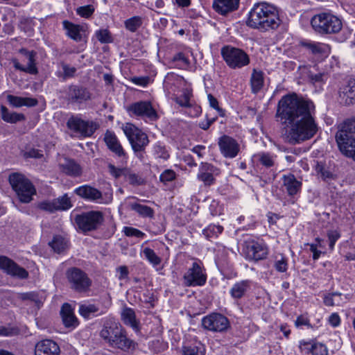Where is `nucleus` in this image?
Returning a JSON list of instances; mask_svg holds the SVG:
<instances>
[{
    "instance_id": "nucleus-1",
    "label": "nucleus",
    "mask_w": 355,
    "mask_h": 355,
    "mask_svg": "<svg viewBox=\"0 0 355 355\" xmlns=\"http://www.w3.org/2000/svg\"><path fill=\"white\" fill-rule=\"evenodd\" d=\"M315 114V105L310 100L291 95L279 100L276 116L288 128L286 140L289 144H300L314 137L318 130Z\"/></svg>"
},
{
    "instance_id": "nucleus-2",
    "label": "nucleus",
    "mask_w": 355,
    "mask_h": 355,
    "mask_svg": "<svg viewBox=\"0 0 355 355\" xmlns=\"http://www.w3.org/2000/svg\"><path fill=\"white\" fill-rule=\"evenodd\" d=\"M282 21L276 6L266 2L255 3L248 13L246 25L261 32L278 29Z\"/></svg>"
},
{
    "instance_id": "nucleus-3",
    "label": "nucleus",
    "mask_w": 355,
    "mask_h": 355,
    "mask_svg": "<svg viewBox=\"0 0 355 355\" xmlns=\"http://www.w3.org/2000/svg\"><path fill=\"white\" fill-rule=\"evenodd\" d=\"M99 336L108 346L123 352L132 350L136 346V343L128 337L126 331L113 318L104 320Z\"/></svg>"
},
{
    "instance_id": "nucleus-4",
    "label": "nucleus",
    "mask_w": 355,
    "mask_h": 355,
    "mask_svg": "<svg viewBox=\"0 0 355 355\" xmlns=\"http://www.w3.org/2000/svg\"><path fill=\"white\" fill-rule=\"evenodd\" d=\"M355 118L345 121L338 126L336 141L340 152L355 161Z\"/></svg>"
},
{
    "instance_id": "nucleus-5",
    "label": "nucleus",
    "mask_w": 355,
    "mask_h": 355,
    "mask_svg": "<svg viewBox=\"0 0 355 355\" xmlns=\"http://www.w3.org/2000/svg\"><path fill=\"white\" fill-rule=\"evenodd\" d=\"M311 24L313 30L321 35L338 33L343 27L341 20L330 12H321L315 15Z\"/></svg>"
},
{
    "instance_id": "nucleus-6",
    "label": "nucleus",
    "mask_w": 355,
    "mask_h": 355,
    "mask_svg": "<svg viewBox=\"0 0 355 355\" xmlns=\"http://www.w3.org/2000/svg\"><path fill=\"white\" fill-rule=\"evenodd\" d=\"M68 37L71 42H68V51L79 53L86 48L88 40L89 29L87 24H76L68 21Z\"/></svg>"
},
{
    "instance_id": "nucleus-7",
    "label": "nucleus",
    "mask_w": 355,
    "mask_h": 355,
    "mask_svg": "<svg viewBox=\"0 0 355 355\" xmlns=\"http://www.w3.org/2000/svg\"><path fill=\"white\" fill-rule=\"evenodd\" d=\"M123 130L127 137L135 155L139 159L144 158L145 150L149 144L147 135L132 123H126Z\"/></svg>"
},
{
    "instance_id": "nucleus-8",
    "label": "nucleus",
    "mask_w": 355,
    "mask_h": 355,
    "mask_svg": "<svg viewBox=\"0 0 355 355\" xmlns=\"http://www.w3.org/2000/svg\"><path fill=\"white\" fill-rule=\"evenodd\" d=\"M8 180L20 202L28 203L32 200L36 190L28 178L22 174L14 173L10 175Z\"/></svg>"
},
{
    "instance_id": "nucleus-9",
    "label": "nucleus",
    "mask_w": 355,
    "mask_h": 355,
    "mask_svg": "<svg viewBox=\"0 0 355 355\" xmlns=\"http://www.w3.org/2000/svg\"><path fill=\"white\" fill-rule=\"evenodd\" d=\"M98 125L93 121L84 120L80 115H71L68 119V134L72 137L86 138L91 137L98 129Z\"/></svg>"
},
{
    "instance_id": "nucleus-10",
    "label": "nucleus",
    "mask_w": 355,
    "mask_h": 355,
    "mask_svg": "<svg viewBox=\"0 0 355 355\" xmlns=\"http://www.w3.org/2000/svg\"><path fill=\"white\" fill-rule=\"evenodd\" d=\"M104 220L103 214L99 211H90L78 214L74 218V222L78 228L83 232L97 230Z\"/></svg>"
},
{
    "instance_id": "nucleus-11",
    "label": "nucleus",
    "mask_w": 355,
    "mask_h": 355,
    "mask_svg": "<svg viewBox=\"0 0 355 355\" xmlns=\"http://www.w3.org/2000/svg\"><path fill=\"white\" fill-rule=\"evenodd\" d=\"M207 282V274L200 261H194L182 277V284L187 287L202 286Z\"/></svg>"
},
{
    "instance_id": "nucleus-12",
    "label": "nucleus",
    "mask_w": 355,
    "mask_h": 355,
    "mask_svg": "<svg viewBox=\"0 0 355 355\" xmlns=\"http://www.w3.org/2000/svg\"><path fill=\"white\" fill-rule=\"evenodd\" d=\"M221 55L232 69H240L250 63L249 56L241 49L225 46L221 49Z\"/></svg>"
},
{
    "instance_id": "nucleus-13",
    "label": "nucleus",
    "mask_w": 355,
    "mask_h": 355,
    "mask_svg": "<svg viewBox=\"0 0 355 355\" xmlns=\"http://www.w3.org/2000/svg\"><path fill=\"white\" fill-rule=\"evenodd\" d=\"M242 252L247 260L258 261L267 257L268 250L263 241L248 239L243 244Z\"/></svg>"
},
{
    "instance_id": "nucleus-14",
    "label": "nucleus",
    "mask_w": 355,
    "mask_h": 355,
    "mask_svg": "<svg viewBox=\"0 0 355 355\" xmlns=\"http://www.w3.org/2000/svg\"><path fill=\"white\" fill-rule=\"evenodd\" d=\"M68 279L71 289L76 293H86L90 291L92 281L82 270L72 268L70 271H68Z\"/></svg>"
},
{
    "instance_id": "nucleus-15",
    "label": "nucleus",
    "mask_w": 355,
    "mask_h": 355,
    "mask_svg": "<svg viewBox=\"0 0 355 355\" xmlns=\"http://www.w3.org/2000/svg\"><path fill=\"white\" fill-rule=\"evenodd\" d=\"M126 110L130 116L148 119L151 121L157 119L158 115L148 101H140L130 104Z\"/></svg>"
},
{
    "instance_id": "nucleus-16",
    "label": "nucleus",
    "mask_w": 355,
    "mask_h": 355,
    "mask_svg": "<svg viewBox=\"0 0 355 355\" xmlns=\"http://www.w3.org/2000/svg\"><path fill=\"white\" fill-rule=\"evenodd\" d=\"M202 327L207 330L223 332L230 327L228 319L220 313H211L202 319Z\"/></svg>"
},
{
    "instance_id": "nucleus-17",
    "label": "nucleus",
    "mask_w": 355,
    "mask_h": 355,
    "mask_svg": "<svg viewBox=\"0 0 355 355\" xmlns=\"http://www.w3.org/2000/svg\"><path fill=\"white\" fill-rule=\"evenodd\" d=\"M19 53L24 57V61L26 62V66H24L15 59L12 60L14 67L21 71L35 75L38 73L35 63L36 53L34 51H28L26 49L22 48L19 51Z\"/></svg>"
},
{
    "instance_id": "nucleus-18",
    "label": "nucleus",
    "mask_w": 355,
    "mask_h": 355,
    "mask_svg": "<svg viewBox=\"0 0 355 355\" xmlns=\"http://www.w3.org/2000/svg\"><path fill=\"white\" fill-rule=\"evenodd\" d=\"M221 154L226 158H234L240 151V146L232 137L223 135L218 142Z\"/></svg>"
},
{
    "instance_id": "nucleus-19",
    "label": "nucleus",
    "mask_w": 355,
    "mask_h": 355,
    "mask_svg": "<svg viewBox=\"0 0 355 355\" xmlns=\"http://www.w3.org/2000/svg\"><path fill=\"white\" fill-rule=\"evenodd\" d=\"M0 268L7 274L20 279H26L28 276V272L24 268L5 256H0Z\"/></svg>"
},
{
    "instance_id": "nucleus-20",
    "label": "nucleus",
    "mask_w": 355,
    "mask_h": 355,
    "mask_svg": "<svg viewBox=\"0 0 355 355\" xmlns=\"http://www.w3.org/2000/svg\"><path fill=\"white\" fill-rule=\"evenodd\" d=\"M58 345L51 339H44L35 344V355H60Z\"/></svg>"
},
{
    "instance_id": "nucleus-21",
    "label": "nucleus",
    "mask_w": 355,
    "mask_h": 355,
    "mask_svg": "<svg viewBox=\"0 0 355 355\" xmlns=\"http://www.w3.org/2000/svg\"><path fill=\"white\" fill-rule=\"evenodd\" d=\"M75 193L80 198L92 202H104L102 193L97 189L85 184L75 189Z\"/></svg>"
},
{
    "instance_id": "nucleus-22",
    "label": "nucleus",
    "mask_w": 355,
    "mask_h": 355,
    "mask_svg": "<svg viewBox=\"0 0 355 355\" xmlns=\"http://www.w3.org/2000/svg\"><path fill=\"white\" fill-rule=\"evenodd\" d=\"M240 0H214L212 7L214 10L221 15H227L239 8Z\"/></svg>"
},
{
    "instance_id": "nucleus-23",
    "label": "nucleus",
    "mask_w": 355,
    "mask_h": 355,
    "mask_svg": "<svg viewBox=\"0 0 355 355\" xmlns=\"http://www.w3.org/2000/svg\"><path fill=\"white\" fill-rule=\"evenodd\" d=\"M340 103L345 105L355 103V80H349L347 84L340 89Z\"/></svg>"
},
{
    "instance_id": "nucleus-24",
    "label": "nucleus",
    "mask_w": 355,
    "mask_h": 355,
    "mask_svg": "<svg viewBox=\"0 0 355 355\" xmlns=\"http://www.w3.org/2000/svg\"><path fill=\"white\" fill-rule=\"evenodd\" d=\"M217 168L208 163H202L198 173V179L202 181L205 185L209 186L214 184L215 179L214 175Z\"/></svg>"
},
{
    "instance_id": "nucleus-25",
    "label": "nucleus",
    "mask_w": 355,
    "mask_h": 355,
    "mask_svg": "<svg viewBox=\"0 0 355 355\" xmlns=\"http://www.w3.org/2000/svg\"><path fill=\"white\" fill-rule=\"evenodd\" d=\"M37 207L49 213L58 210H65L67 209V194L63 195L61 199L58 198L53 201H42L38 203Z\"/></svg>"
},
{
    "instance_id": "nucleus-26",
    "label": "nucleus",
    "mask_w": 355,
    "mask_h": 355,
    "mask_svg": "<svg viewBox=\"0 0 355 355\" xmlns=\"http://www.w3.org/2000/svg\"><path fill=\"white\" fill-rule=\"evenodd\" d=\"M301 45L315 55L327 56L330 51L329 46L324 43L306 40L302 42Z\"/></svg>"
},
{
    "instance_id": "nucleus-27",
    "label": "nucleus",
    "mask_w": 355,
    "mask_h": 355,
    "mask_svg": "<svg viewBox=\"0 0 355 355\" xmlns=\"http://www.w3.org/2000/svg\"><path fill=\"white\" fill-rule=\"evenodd\" d=\"M104 141L107 148L118 157L125 155V152L114 132L107 130L105 134Z\"/></svg>"
},
{
    "instance_id": "nucleus-28",
    "label": "nucleus",
    "mask_w": 355,
    "mask_h": 355,
    "mask_svg": "<svg viewBox=\"0 0 355 355\" xmlns=\"http://www.w3.org/2000/svg\"><path fill=\"white\" fill-rule=\"evenodd\" d=\"M251 287L252 282L250 280H241L233 284L230 290V294L233 299L239 300L245 295Z\"/></svg>"
},
{
    "instance_id": "nucleus-29",
    "label": "nucleus",
    "mask_w": 355,
    "mask_h": 355,
    "mask_svg": "<svg viewBox=\"0 0 355 355\" xmlns=\"http://www.w3.org/2000/svg\"><path fill=\"white\" fill-rule=\"evenodd\" d=\"M283 186L289 196L297 194L301 189L302 182L298 181L294 175L289 173L282 177Z\"/></svg>"
},
{
    "instance_id": "nucleus-30",
    "label": "nucleus",
    "mask_w": 355,
    "mask_h": 355,
    "mask_svg": "<svg viewBox=\"0 0 355 355\" xmlns=\"http://www.w3.org/2000/svg\"><path fill=\"white\" fill-rule=\"evenodd\" d=\"M90 98L89 92L83 88L70 87L68 91V101L81 103Z\"/></svg>"
},
{
    "instance_id": "nucleus-31",
    "label": "nucleus",
    "mask_w": 355,
    "mask_h": 355,
    "mask_svg": "<svg viewBox=\"0 0 355 355\" xmlns=\"http://www.w3.org/2000/svg\"><path fill=\"white\" fill-rule=\"evenodd\" d=\"M7 101L11 105L15 107H20L22 106L34 107L38 103L36 98L17 96L11 94L7 96Z\"/></svg>"
},
{
    "instance_id": "nucleus-32",
    "label": "nucleus",
    "mask_w": 355,
    "mask_h": 355,
    "mask_svg": "<svg viewBox=\"0 0 355 355\" xmlns=\"http://www.w3.org/2000/svg\"><path fill=\"white\" fill-rule=\"evenodd\" d=\"M121 320L125 325L130 326L135 331H139V322L137 320L135 313L132 309L124 308L121 312Z\"/></svg>"
},
{
    "instance_id": "nucleus-33",
    "label": "nucleus",
    "mask_w": 355,
    "mask_h": 355,
    "mask_svg": "<svg viewBox=\"0 0 355 355\" xmlns=\"http://www.w3.org/2000/svg\"><path fill=\"white\" fill-rule=\"evenodd\" d=\"M127 205L130 209L135 211L141 217L153 218L154 216L153 209L147 205L138 203L136 201H129Z\"/></svg>"
},
{
    "instance_id": "nucleus-34",
    "label": "nucleus",
    "mask_w": 355,
    "mask_h": 355,
    "mask_svg": "<svg viewBox=\"0 0 355 355\" xmlns=\"http://www.w3.org/2000/svg\"><path fill=\"white\" fill-rule=\"evenodd\" d=\"M1 118L3 121L10 123H16L25 120V116L21 113L10 111L5 105H1Z\"/></svg>"
},
{
    "instance_id": "nucleus-35",
    "label": "nucleus",
    "mask_w": 355,
    "mask_h": 355,
    "mask_svg": "<svg viewBox=\"0 0 355 355\" xmlns=\"http://www.w3.org/2000/svg\"><path fill=\"white\" fill-rule=\"evenodd\" d=\"M315 170L324 181L327 182L336 178V175L329 170L324 162L317 161L315 165Z\"/></svg>"
},
{
    "instance_id": "nucleus-36",
    "label": "nucleus",
    "mask_w": 355,
    "mask_h": 355,
    "mask_svg": "<svg viewBox=\"0 0 355 355\" xmlns=\"http://www.w3.org/2000/svg\"><path fill=\"white\" fill-rule=\"evenodd\" d=\"M250 82L252 92L256 94L259 92L263 85V72L254 69L251 76Z\"/></svg>"
},
{
    "instance_id": "nucleus-37",
    "label": "nucleus",
    "mask_w": 355,
    "mask_h": 355,
    "mask_svg": "<svg viewBox=\"0 0 355 355\" xmlns=\"http://www.w3.org/2000/svg\"><path fill=\"white\" fill-rule=\"evenodd\" d=\"M309 80L315 85H321L328 79V74L325 72L315 73L313 71H309L308 73Z\"/></svg>"
},
{
    "instance_id": "nucleus-38",
    "label": "nucleus",
    "mask_w": 355,
    "mask_h": 355,
    "mask_svg": "<svg viewBox=\"0 0 355 355\" xmlns=\"http://www.w3.org/2000/svg\"><path fill=\"white\" fill-rule=\"evenodd\" d=\"M143 19L139 16H134L124 21L125 27L129 31L136 32L142 25Z\"/></svg>"
},
{
    "instance_id": "nucleus-39",
    "label": "nucleus",
    "mask_w": 355,
    "mask_h": 355,
    "mask_svg": "<svg viewBox=\"0 0 355 355\" xmlns=\"http://www.w3.org/2000/svg\"><path fill=\"white\" fill-rule=\"evenodd\" d=\"M55 252L58 254L62 252L65 250L66 243L64 238L60 235H55L53 240L49 243Z\"/></svg>"
},
{
    "instance_id": "nucleus-40",
    "label": "nucleus",
    "mask_w": 355,
    "mask_h": 355,
    "mask_svg": "<svg viewBox=\"0 0 355 355\" xmlns=\"http://www.w3.org/2000/svg\"><path fill=\"white\" fill-rule=\"evenodd\" d=\"M259 162L266 168H270L275 165L276 155L269 153H259L257 155Z\"/></svg>"
},
{
    "instance_id": "nucleus-41",
    "label": "nucleus",
    "mask_w": 355,
    "mask_h": 355,
    "mask_svg": "<svg viewBox=\"0 0 355 355\" xmlns=\"http://www.w3.org/2000/svg\"><path fill=\"white\" fill-rule=\"evenodd\" d=\"M143 254L145 258L151 263L153 266H157L161 263L162 259L158 257L155 251L150 248H145L143 250Z\"/></svg>"
},
{
    "instance_id": "nucleus-42",
    "label": "nucleus",
    "mask_w": 355,
    "mask_h": 355,
    "mask_svg": "<svg viewBox=\"0 0 355 355\" xmlns=\"http://www.w3.org/2000/svg\"><path fill=\"white\" fill-rule=\"evenodd\" d=\"M79 313L85 318H90L91 315L99 311V308L93 304H81L79 306Z\"/></svg>"
},
{
    "instance_id": "nucleus-43",
    "label": "nucleus",
    "mask_w": 355,
    "mask_h": 355,
    "mask_svg": "<svg viewBox=\"0 0 355 355\" xmlns=\"http://www.w3.org/2000/svg\"><path fill=\"white\" fill-rule=\"evenodd\" d=\"M183 353L184 355H205V348L203 345L199 343L198 345L184 347Z\"/></svg>"
},
{
    "instance_id": "nucleus-44",
    "label": "nucleus",
    "mask_w": 355,
    "mask_h": 355,
    "mask_svg": "<svg viewBox=\"0 0 355 355\" xmlns=\"http://www.w3.org/2000/svg\"><path fill=\"white\" fill-rule=\"evenodd\" d=\"M191 96V90L189 89H185L183 90L182 95L175 98V102L182 107H191V104L190 103V98Z\"/></svg>"
},
{
    "instance_id": "nucleus-45",
    "label": "nucleus",
    "mask_w": 355,
    "mask_h": 355,
    "mask_svg": "<svg viewBox=\"0 0 355 355\" xmlns=\"http://www.w3.org/2000/svg\"><path fill=\"white\" fill-rule=\"evenodd\" d=\"M288 259L286 257L280 254L275 257L274 268L279 272H284L288 270Z\"/></svg>"
},
{
    "instance_id": "nucleus-46",
    "label": "nucleus",
    "mask_w": 355,
    "mask_h": 355,
    "mask_svg": "<svg viewBox=\"0 0 355 355\" xmlns=\"http://www.w3.org/2000/svg\"><path fill=\"white\" fill-rule=\"evenodd\" d=\"M223 227L220 225H210L202 231L203 234L207 238H212L218 236V234L222 233Z\"/></svg>"
},
{
    "instance_id": "nucleus-47",
    "label": "nucleus",
    "mask_w": 355,
    "mask_h": 355,
    "mask_svg": "<svg viewBox=\"0 0 355 355\" xmlns=\"http://www.w3.org/2000/svg\"><path fill=\"white\" fill-rule=\"evenodd\" d=\"M153 155L155 158L163 159L164 160L169 157V153L164 146L157 143L153 146Z\"/></svg>"
},
{
    "instance_id": "nucleus-48",
    "label": "nucleus",
    "mask_w": 355,
    "mask_h": 355,
    "mask_svg": "<svg viewBox=\"0 0 355 355\" xmlns=\"http://www.w3.org/2000/svg\"><path fill=\"white\" fill-rule=\"evenodd\" d=\"M173 61L176 62V66L180 69H185L189 66V60L183 53L175 54L173 58Z\"/></svg>"
},
{
    "instance_id": "nucleus-49",
    "label": "nucleus",
    "mask_w": 355,
    "mask_h": 355,
    "mask_svg": "<svg viewBox=\"0 0 355 355\" xmlns=\"http://www.w3.org/2000/svg\"><path fill=\"white\" fill-rule=\"evenodd\" d=\"M124 178L132 185H141L143 184V179L137 174L131 172L127 168Z\"/></svg>"
},
{
    "instance_id": "nucleus-50",
    "label": "nucleus",
    "mask_w": 355,
    "mask_h": 355,
    "mask_svg": "<svg viewBox=\"0 0 355 355\" xmlns=\"http://www.w3.org/2000/svg\"><path fill=\"white\" fill-rule=\"evenodd\" d=\"M82 173L80 166L72 159H68V175L78 177Z\"/></svg>"
},
{
    "instance_id": "nucleus-51",
    "label": "nucleus",
    "mask_w": 355,
    "mask_h": 355,
    "mask_svg": "<svg viewBox=\"0 0 355 355\" xmlns=\"http://www.w3.org/2000/svg\"><path fill=\"white\" fill-rule=\"evenodd\" d=\"M96 36L98 40L102 43H111L112 42V37L107 29H101L96 32Z\"/></svg>"
},
{
    "instance_id": "nucleus-52",
    "label": "nucleus",
    "mask_w": 355,
    "mask_h": 355,
    "mask_svg": "<svg viewBox=\"0 0 355 355\" xmlns=\"http://www.w3.org/2000/svg\"><path fill=\"white\" fill-rule=\"evenodd\" d=\"M95 10L94 7L92 5H87L80 6L76 8V13L82 17L89 18L91 17Z\"/></svg>"
},
{
    "instance_id": "nucleus-53",
    "label": "nucleus",
    "mask_w": 355,
    "mask_h": 355,
    "mask_svg": "<svg viewBox=\"0 0 355 355\" xmlns=\"http://www.w3.org/2000/svg\"><path fill=\"white\" fill-rule=\"evenodd\" d=\"M109 173L115 178H119L121 176L125 175V171L127 168H116L112 164H109L107 165Z\"/></svg>"
},
{
    "instance_id": "nucleus-54",
    "label": "nucleus",
    "mask_w": 355,
    "mask_h": 355,
    "mask_svg": "<svg viewBox=\"0 0 355 355\" xmlns=\"http://www.w3.org/2000/svg\"><path fill=\"white\" fill-rule=\"evenodd\" d=\"M78 324L79 321L73 314L71 305L68 304V329H73L76 328Z\"/></svg>"
},
{
    "instance_id": "nucleus-55",
    "label": "nucleus",
    "mask_w": 355,
    "mask_h": 355,
    "mask_svg": "<svg viewBox=\"0 0 355 355\" xmlns=\"http://www.w3.org/2000/svg\"><path fill=\"white\" fill-rule=\"evenodd\" d=\"M123 232L127 236H135L137 238H143L146 235L143 232L132 227H124Z\"/></svg>"
},
{
    "instance_id": "nucleus-56",
    "label": "nucleus",
    "mask_w": 355,
    "mask_h": 355,
    "mask_svg": "<svg viewBox=\"0 0 355 355\" xmlns=\"http://www.w3.org/2000/svg\"><path fill=\"white\" fill-rule=\"evenodd\" d=\"M312 355H328L327 347L320 343H313Z\"/></svg>"
},
{
    "instance_id": "nucleus-57",
    "label": "nucleus",
    "mask_w": 355,
    "mask_h": 355,
    "mask_svg": "<svg viewBox=\"0 0 355 355\" xmlns=\"http://www.w3.org/2000/svg\"><path fill=\"white\" fill-rule=\"evenodd\" d=\"M327 236L329 242V248L331 250H333L336 241L340 237V234L337 230H329L327 232Z\"/></svg>"
},
{
    "instance_id": "nucleus-58",
    "label": "nucleus",
    "mask_w": 355,
    "mask_h": 355,
    "mask_svg": "<svg viewBox=\"0 0 355 355\" xmlns=\"http://www.w3.org/2000/svg\"><path fill=\"white\" fill-rule=\"evenodd\" d=\"M19 330L17 327H6L0 326V336H13L19 334Z\"/></svg>"
},
{
    "instance_id": "nucleus-59",
    "label": "nucleus",
    "mask_w": 355,
    "mask_h": 355,
    "mask_svg": "<svg viewBox=\"0 0 355 355\" xmlns=\"http://www.w3.org/2000/svg\"><path fill=\"white\" fill-rule=\"evenodd\" d=\"M130 81L135 85L146 87L150 81V78L148 76H135L130 78Z\"/></svg>"
},
{
    "instance_id": "nucleus-60",
    "label": "nucleus",
    "mask_w": 355,
    "mask_h": 355,
    "mask_svg": "<svg viewBox=\"0 0 355 355\" xmlns=\"http://www.w3.org/2000/svg\"><path fill=\"white\" fill-rule=\"evenodd\" d=\"M209 103L210 107L215 109L220 116L224 115V111L222 108L218 106V102L217 99L211 94L207 96Z\"/></svg>"
},
{
    "instance_id": "nucleus-61",
    "label": "nucleus",
    "mask_w": 355,
    "mask_h": 355,
    "mask_svg": "<svg viewBox=\"0 0 355 355\" xmlns=\"http://www.w3.org/2000/svg\"><path fill=\"white\" fill-rule=\"evenodd\" d=\"M175 178V173L173 170H165L159 177L163 182H171Z\"/></svg>"
},
{
    "instance_id": "nucleus-62",
    "label": "nucleus",
    "mask_w": 355,
    "mask_h": 355,
    "mask_svg": "<svg viewBox=\"0 0 355 355\" xmlns=\"http://www.w3.org/2000/svg\"><path fill=\"white\" fill-rule=\"evenodd\" d=\"M20 298L22 300H31L39 304L41 302L38 300V295L35 292L24 293L20 294Z\"/></svg>"
},
{
    "instance_id": "nucleus-63",
    "label": "nucleus",
    "mask_w": 355,
    "mask_h": 355,
    "mask_svg": "<svg viewBox=\"0 0 355 355\" xmlns=\"http://www.w3.org/2000/svg\"><path fill=\"white\" fill-rule=\"evenodd\" d=\"M323 302L326 306H333L334 305H338L340 300H337L331 293L324 295L323 297Z\"/></svg>"
},
{
    "instance_id": "nucleus-64",
    "label": "nucleus",
    "mask_w": 355,
    "mask_h": 355,
    "mask_svg": "<svg viewBox=\"0 0 355 355\" xmlns=\"http://www.w3.org/2000/svg\"><path fill=\"white\" fill-rule=\"evenodd\" d=\"M295 325L296 326V327H300L302 326H306L309 328H311L312 326L311 325L310 322H309V320L301 315L300 316H298L296 319V320L295 321Z\"/></svg>"
}]
</instances>
